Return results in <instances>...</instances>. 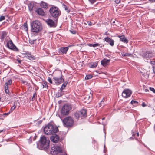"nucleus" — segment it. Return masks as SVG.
<instances>
[{"mask_svg":"<svg viewBox=\"0 0 155 155\" xmlns=\"http://www.w3.org/2000/svg\"><path fill=\"white\" fill-rule=\"evenodd\" d=\"M50 142L48 137L45 136H42L37 143V147L40 150H47L49 148Z\"/></svg>","mask_w":155,"mask_h":155,"instance_id":"nucleus-1","label":"nucleus"},{"mask_svg":"<svg viewBox=\"0 0 155 155\" xmlns=\"http://www.w3.org/2000/svg\"><path fill=\"white\" fill-rule=\"evenodd\" d=\"M58 130V128L51 123H48L44 129V133L47 135H52L57 133Z\"/></svg>","mask_w":155,"mask_h":155,"instance_id":"nucleus-2","label":"nucleus"},{"mask_svg":"<svg viewBox=\"0 0 155 155\" xmlns=\"http://www.w3.org/2000/svg\"><path fill=\"white\" fill-rule=\"evenodd\" d=\"M31 31L32 32L38 33L42 29L41 23L38 20H35L32 22L31 24Z\"/></svg>","mask_w":155,"mask_h":155,"instance_id":"nucleus-3","label":"nucleus"},{"mask_svg":"<svg viewBox=\"0 0 155 155\" xmlns=\"http://www.w3.org/2000/svg\"><path fill=\"white\" fill-rule=\"evenodd\" d=\"M51 153L52 155H66L65 152H63L61 147L59 146H54L51 150Z\"/></svg>","mask_w":155,"mask_h":155,"instance_id":"nucleus-4","label":"nucleus"},{"mask_svg":"<svg viewBox=\"0 0 155 155\" xmlns=\"http://www.w3.org/2000/svg\"><path fill=\"white\" fill-rule=\"evenodd\" d=\"M50 16L53 18H58L61 14V12L57 7L53 6L49 10Z\"/></svg>","mask_w":155,"mask_h":155,"instance_id":"nucleus-5","label":"nucleus"},{"mask_svg":"<svg viewBox=\"0 0 155 155\" xmlns=\"http://www.w3.org/2000/svg\"><path fill=\"white\" fill-rule=\"evenodd\" d=\"M59 117L62 121L64 125L66 127L71 126L74 123V120L71 117H66L63 120L61 117L59 116Z\"/></svg>","mask_w":155,"mask_h":155,"instance_id":"nucleus-6","label":"nucleus"},{"mask_svg":"<svg viewBox=\"0 0 155 155\" xmlns=\"http://www.w3.org/2000/svg\"><path fill=\"white\" fill-rule=\"evenodd\" d=\"M71 107L70 106L68 105H64L62 107L61 111V115L64 116L68 114L69 111L71 110Z\"/></svg>","mask_w":155,"mask_h":155,"instance_id":"nucleus-7","label":"nucleus"},{"mask_svg":"<svg viewBox=\"0 0 155 155\" xmlns=\"http://www.w3.org/2000/svg\"><path fill=\"white\" fill-rule=\"evenodd\" d=\"M143 57L147 59H155V53L152 52H147L143 54Z\"/></svg>","mask_w":155,"mask_h":155,"instance_id":"nucleus-8","label":"nucleus"},{"mask_svg":"<svg viewBox=\"0 0 155 155\" xmlns=\"http://www.w3.org/2000/svg\"><path fill=\"white\" fill-rule=\"evenodd\" d=\"M7 46L10 49H12L16 52L19 51V50L14 45L12 40H10L7 43Z\"/></svg>","mask_w":155,"mask_h":155,"instance_id":"nucleus-9","label":"nucleus"},{"mask_svg":"<svg viewBox=\"0 0 155 155\" xmlns=\"http://www.w3.org/2000/svg\"><path fill=\"white\" fill-rule=\"evenodd\" d=\"M132 94V91L130 90L127 89L124 90L122 94L123 97L125 98L129 97Z\"/></svg>","mask_w":155,"mask_h":155,"instance_id":"nucleus-10","label":"nucleus"},{"mask_svg":"<svg viewBox=\"0 0 155 155\" xmlns=\"http://www.w3.org/2000/svg\"><path fill=\"white\" fill-rule=\"evenodd\" d=\"M35 11L39 15L41 16H44L45 15V12H44L43 9L40 8H36Z\"/></svg>","mask_w":155,"mask_h":155,"instance_id":"nucleus-11","label":"nucleus"},{"mask_svg":"<svg viewBox=\"0 0 155 155\" xmlns=\"http://www.w3.org/2000/svg\"><path fill=\"white\" fill-rule=\"evenodd\" d=\"M51 140L54 143H57L59 140V137L55 133L52 135L50 137Z\"/></svg>","mask_w":155,"mask_h":155,"instance_id":"nucleus-12","label":"nucleus"},{"mask_svg":"<svg viewBox=\"0 0 155 155\" xmlns=\"http://www.w3.org/2000/svg\"><path fill=\"white\" fill-rule=\"evenodd\" d=\"M53 79L54 80V82L57 85H58L64 81V80L62 77L60 78L54 77Z\"/></svg>","mask_w":155,"mask_h":155,"instance_id":"nucleus-13","label":"nucleus"},{"mask_svg":"<svg viewBox=\"0 0 155 155\" xmlns=\"http://www.w3.org/2000/svg\"><path fill=\"white\" fill-rule=\"evenodd\" d=\"M81 118V119L85 118L87 116V111L85 109H82L79 111Z\"/></svg>","mask_w":155,"mask_h":155,"instance_id":"nucleus-14","label":"nucleus"},{"mask_svg":"<svg viewBox=\"0 0 155 155\" xmlns=\"http://www.w3.org/2000/svg\"><path fill=\"white\" fill-rule=\"evenodd\" d=\"M39 5L41 8L45 9H47L48 8V4L43 1L39 3Z\"/></svg>","mask_w":155,"mask_h":155,"instance_id":"nucleus-15","label":"nucleus"},{"mask_svg":"<svg viewBox=\"0 0 155 155\" xmlns=\"http://www.w3.org/2000/svg\"><path fill=\"white\" fill-rule=\"evenodd\" d=\"M68 49V47H64L60 48L59 50V52L61 54H65Z\"/></svg>","mask_w":155,"mask_h":155,"instance_id":"nucleus-16","label":"nucleus"},{"mask_svg":"<svg viewBox=\"0 0 155 155\" xmlns=\"http://www.w3.org/2000/svg\"><path fill=\"white\" fill-rule=\"evenodd\" d=\"M46 22L48 25L51 27H55V23L54 21L49 19L46 20Z\"/></svg>","mask_w":155,"mask_h":155,"instance_id":"nucleus-17","label":"nucleus"},{"mask_svg":"<svg viewBox=\"0 0 155 155\" xmlns=\"http://www.w3.org/2000/svg\"><path fill=\"white\" fill-rule=\"evenodd\" d=\"M104 40L106 42L109 43L110 45L111 46H114V42L113 40L111 39L110 38L107 37L105 38Z\"/></svg>","mask_w":155,"mask_h":155,"instance_id":"nucleus-18","label":"nucleus"},{"mask_svg":"<svg viewBox=\"0 0 155 155\" xmlns=\"http://www.w3.org/2000/svg\"><path fill=\"white\" fill-rule=\"evenodd\" d=\"M28 8L30 12L32 11L36 7V3L31 2L28 5Z\"/></svg>","mask_w":155,"mask_h":155,"instance_id":"nucleus-19","label":"nucleus"},{"mask_svg":"<svg viewBox=\"0 0 155 155\" xmlns=\"http://www.w3.org/2000/svg\"><path fill=\"white\" fill-rule=\"evenodd\" d=\"M118 37L120 38V41H121L122 42L125 43H128V41L124 35L121 36L119 35L118 36Z\"/></svg>","mask_w":155,"mask_h":155,"instance_id":"nucleus-20","label":"nucleus"},{"mask_svg":"<svg viewBox=\"0 0 155 155\" xmlns=\"http://www.w3.org/2000/svg\"><path fill=\"white\" fill-rule=\"evenodd\" d=\"M101 64L104 66H106L110 62L109 60L104 59L101 61Z\"/></svg>","mask_w":155,"mask_h":155,"instance_id":"nucleus-21","label":"nucleus"},{"mask_svg":"<svg viewBox=\"0 0 155 155\" xmlns=\"http://www.w3.org/2000/svg\"><path fill=\"white\" fill-rule=\"evenodd\" d=\"M7 35V33L6 32L3 31L1 34V40L2 41H3L5 37Z\"/></svg>","mask_w":155,"mask_h":155,"instance_id":"nucleus-22","label":"nucleus"},{"mask_svg":"<svg viewBox=\"0 0 155 155\" xmlns=\"http://www.w3.org/2000/svg\"><path fill=\"white\" fill-rule=\"evenodd\" d=\"M74 116L75 118L77 120L81 118L79 111L75 113L74 114Z\"/></svg>","mask_w":155,"mask_h":155,"instance_id":"nucleus-23","label":"nucleus"},{"mask_svg":"<svg viewBox=\"0 0 155 155\" xmlns=\"http://www.w3.org/2000/svg\"><path fill=\"white\" fill-rule=\"evenodd\" d=\"M5 92L6 94H8L9 92L8 87V84L7 83H6L5 84Z\"/></svg>","mask_w":155,"mask_h":155,"instance_id":"nucleus-24","label":"nucleus"},{"mask_svg":"<svg viewBox=\"0 0 155 155\" xmlns=\"http://www.w3.org/2000/svg\"><path fill=\"white\" fill-rule=\"evenodd\" d=\"M67 83L65 82H64L62 85L60 89V91H61V92L62 91H63V89L65 88V87L66 85L67 84Z\"/></svg>","mask_w":155,"mask_h":155,"instance_id":"nucleus-25","label":"nucleus"},{"mask_svg":"<svg viewBox=\"0 0 155 155\" xmlns=\"http://www.w3.org/2000/svg\"><path fill=\"white\" fill-rule=\"evenodd\" d=\"M97 65V63L96 62H94L93 63L90 64L89 67L90 68H94L96 67Z\"/></svg>","mask_w":155,"mask_h":155,"instance_id":"nucleus-26","label":"nucleus"},{"mask_svg":"<svg viewBox=\"0 0 155 155\" xmlns=\"http://www.w3.org/2000/svg\"><path fill=\"white\" fill-rule=\"evenodd\" d=\"M41 85L43 86V88H45L46 89L48 88V86L47 84V83L45 82H42Z\"/></svg>","mask_w":155,"mask_h":155,"instance_id":"nucleus-27","label":"nucleus"},{"mask_svg":"<svg viewBox=\"0 0 155 155\" xmlns=\"http://www.w3.org/2000/svg\"><path fill=\"white\" fill-rule=\"evenodd\" d=\"M23 28L25 31H27L28 30V26L27 23H25L23 25Z\"/></svg>","mask_w":155,"mask_h":155,"instance_id":"nucleus-28","label":"nucleus"},{"mask_svg":"<svg viewBox=\"0 0 155 155\" xmlns=\"http://www.w3.org/2000/svg\"><path fill=\"white\" fill-rule=\"evenodd\" d=\"M122 55L124 56H131V54L130 53H127L123 52L122 53Z\"/></svg>","mask_w":155,"mask_h":155,"instance_id":"nucleus-29","label":"nucleus"},{"mask_svg":"<svg viewBox=\"0 0 155 155\" xmlns=\"http://www.w3.org/2000/svg\"><path fill=\"white\" fill-rule=\"evenodd\" d=\"M62 5L64 6V8L65 10L67 11L68 13L70 11L68 9V7L67 6L64 4H62Z\"/></svg>","mask_w":155,"mask_h":155,"instance_id":"nucleus-30","label":"nucleus"},{"mask_svg":"<svg viewBox=\"0 0 155 155\" xmlns=\"http://www.w3.org/2000/svg\"><path fill=\"white\" fill-rule=\"evenodd\" d=\"M92 77V76L91 75H88L86 76L85 79L86 80H88L91 79Z\"/></svg>","mask_w":155,"mask_h":155,"instance_id":"nucleus-31","label":"nucleus"},{"mask_svg":"<svg viewBox=\"0 0 155 155\" xmlns=\"http://www.w3.org/2000/svg\"><path fill=\"white\" fill-rule=\"evenodd\" d=\"M16 106L15 105V104H14V105H13L11 108L10 109V112H12L13 110L16 108Z\"/></svg>","mask_w":155,"mask_h":155,"instance_id":"nucleus-32","label":"nucleus"},{"mask_svg":"<svg viewBox=\"0 0 155 155\" xmlns=\"http://www.w3.org/2000/svg\"><path fill=\"white\" fill-rule=\"evenodd\" d=\"M104 101H103V99L101 101L100 103H99V107H101V106H103L104 105Z\"/></svg>","mask_w":155,"mask_h":155,"instance_id":"nucleus-33","label":"nucleus"},{"mask_svg":"<svg viewBox=\"0 0 155 155\" xmlns=\"http://www.w3.org/2000/svg\"><path fill=\"white\" fill-rule=\"evenodd\" d=\"M90 3L91 4H93L97 0H88Z\"/></svg>","mask_w":155,"mask_h":155,"instance_id":"nucleus-34","label":"nucleus"},{"mask_svg":"<svg viewBox=\"0 0 155 155\" xmlns=\"http://www.w3.org/2000/svg\"><path fill=\"white\" fill-rule=\"evenodd\" d=\"M147 62H149L151 64H155V61H151V60L150 59V60H149V61H148Z\"/></svg>","mask_w":155,"mask_h":155,"instance_id":"nucleus-35","label":"nucleus"},{"mask_svg":"<svg viewBox=\"0 0 155 155\" xmlns=\"http://www.w3.org/2000/svg\"><path fill=\"white\" fill-rule=\"evenodd\" d=\"M28 58L30 60H33L34 59L33 57H32L31 54H29L28 55Z\"/></svg>","mask_w":155,"mask_h":155,"instance_id":"nucleus-36","label":"nucleus"},{"mask_svg":"<svg viewBox=\"0 0 155 155\" xmlns=\"http://www.w3.org/2000/svg\"><path fill=\"white\" fill-rule=\"evenodd\" d=\"M5 19V17L3 16H1L0 17V22Z\"/></svg>","mask_w":155,"mask_h":155,"instance_id":"nucleus-37","label":"nucleus"},{"mask_svg":"<svg viewBox=\"0 0 155 155\" xmlns=\"http://www.w3.org/2000/svg\"><path fill=\"white\" fill-rule=\"evenodd\" d=\"M149 89L151 91L155 93V89L153 88L150 87Z\"/></svg>","mask_w":155,"mask_h":155,"instance_id":"nucleus-38","label":"nucleus"},{"mask_svg":"<svg viewBox=\"0 0 155 155\" xmlns=\"http://www.w3.org/2000/svg\"><path fill=\"white\" fill-rule=\"evenodd\" d=\"M100 46V44H98V43H96V44H93V47H95L97 46Z\"/></svg>","mask_w":155,"mask_h":155,"instance_id":"nucleus-39","label":"nucleus"},{"mask_svg":"<svg viewBox=\"0 0 155 155\" xmlns=\"http://www.w3.org/2000/svg\"><path fill=\"white\" fill-rule=\"evenodd\" d=\"M48 81L51 84L52 83V81L51 79L50 78H48Z\"/></svg>","mask_w":155,"mask_h":155,"instance_id":"nucleus-40","label":"nucleus"},{"mask_svg":"<svg viewBox=\"0 0 155 155\" xmlns=\"http://www.w3.org/2000/svg\"><path fill=\"white\" fill-rule=\"evenodd\" d=\"M36 96H37V95H36V93H35L34 94L33 96L32 100H34L35 97H36Z\"/></svg>","mask_w":155,"mask_h":155,"instance_id":"nucleus-41","label":"nucleus"},{"mask_svg":"<svg viewBox=\"0 0 155 155\" xmlns=\"http://www.w3.org/2000/svg\"><path fill=\"white\" fill-rule=\"evenodd\" d=\"M70 32H71L72 34H75L76 33V31L75 30H70Z\"/></svg>","mask_w":155,"mask_h":155,"instance_id":"nucleus-42","label":"nucleus"},{"mask_svg":"<svg viewBox=\"0 0 155 155\" xmlns=\"http://www.w3.org/2000/svg\"><path fill=\"white\" fill-rule=\"evenodd\" d=\"M121 0H115V2L116 4H118L120 3Z\"/></svg>","mask_w":155,"mask_h":155,"instance_id":"nucleus-43","label":"nucleus"},{"mask_svg":"<svg viewBox=\"0 0 155 155\" xmlns=\"http://www.w3.org/2000/svg\"><path fill=\"white\" fill-rule=\"evenodd\" d=\"M8 84V85H11L12 83V81L11 79H10L8 80V82H7Z\"/></svg>","mask_w":155,"mask_h":155,"instance_id":"nucleus-44","label":"nucleus"},{"mask_svg":"<svg viewBox=\"0 0 155 155\" xmlns=\"http://www.w3.org/2000/svg\"><path fill=\"white\" fill-rule=\"evenodd\" d=\"M92 94H91V92H90V95H87V98L89 99L91 97H92Z\"/></svg>","mask_w":155,"mask_h":155,"instance_id":"nucleus-45","label":"nucleus"},{"mask_svg":"<svg viewBox=\"0 0 155 155\" xmlns=\"http://www.w3.org/2000/svg\"><path fill=\"white\" fill-rule=\"evenodd\" d=\"M87 23H88V25L89 26H91L92 25V22L90 21H88Z\"/></svg>","mask_w":155,"mask_h":155,"instance_id":"nucleus-46","label":"nucleus"},{"mask_svg":"<svg viewBox=\"0 0 155 155\" xmlns=\"http://www.w3.org/2000/svg\"><path fill=\"white\" fill-rule=\"evenodd\" d=\"M131 104H135L136 103H137L138 102H137L136 101H133V100H132L131 101Z\"/></svg>","mask_w":155,"mask_h":155,"instance_id":"nucleus-47","label":"nucleus"},{"mask_svg":"<svg viewBox=\"0 0 155 155\" xmlns=\"http://www.w3.org/2000/svg\"><path fill=\"white\" fill-rule=\"evenodd\" d=\"M142 105L143 107H144L146 106V104L144 102L142 103Z\"/></svg>","mask_w":155,"mask_h":155,"instance_id":"nucleus-48","label":"nucleus"},{"mask_svg":"<svg viewBox=\"0 0 155 155\" xmlns=\"http://www.w3.org/2000/svg\"><path fill=\"white\" fill-rule=\"evenodd\" d=\"M17 61L18 62V63L20 64L21 62V60L20 59H17Z\"/></svg>","mask_w":155,"mask_h":155,"instance_id":"nucleus-49","label":"nucleus"},{"mask_svg":"<svg viewBox=\"0 0 155 155\" xmlns=\"http://www.w3.org/2000/svg\"><path fill=\"white\" fill-rule=\"evenodd\" d=\"M10 112H9V113H4L3 114V115H8L10 113Z\"/></svg>","mask_w":155,"mask_h":155,"instance_id":"nucleus-50","label":"nucleus"},{"mask_svg":"<svg viewBox=\"0 0 155 155\" xmlns=\"http://www.w3.org/2000/svg\"><path fill=\"white\" fill-rule=\"evenodd\" d=\"M93 44H88V46L90 47H93Z\"/></svg>","mask_w":155,"mask_h":155,"instance_id":"nucleus-51","label":"nucleus"},{"mask_svg":"<svg viewBox=\"0 0 155 155\" xmlns=\"http://www.w3.org/2000/svg\"><path fill=\"white\" fill-rule=\"evenodd\" d=\"M145 90V91L146 92H148L149 91V90L147 89H145L144 90Z\"/></svg>","mask_w":155,"mask_h":155,"instance_id":"nucleus-52","label":"nucleus"},{"mask_svg":"<svg viewBox=\"0 0 155 155\" xmlns=\"http://www.w3.org/2000/svg\"><path fill=\"white\" fill-rule=\"evenodd\" d=\"M151 2H154V0H149Z\"/></svg>","mask_w":155,"mask_h":155,"instance_id":"nucleus-53","label":"nucleus"},{"mask_svg":"<svg viewBox=\"0 0 155 155\" xmlns=\"http://www.w3.org/2000/svg\"><path fill=\"white\" fill-rule=\"evenodd\" d=\"M4 131H4L3 130H0V133L2 132H4Z\"/></svg>","mask_w":155,"mask_h":155,"instance_id":"nucleus-54","label":"nucleus"},{"mask_svg":"<svg viewBox=\"0 0 155 155\" xmlns=\"http://www.w3.org/2000/svg\"><path fill=\"white\" fill-rule=\"evenodd\" d=\"M139 134L138 133H137V136H138V137L139 136Z\"/></svg>","mask_w":155,"mask_h":155,"instance_id":"nucleus-55","label":"nucleus"},{"mask_svg":"<svg viewBox=\"0 0 155 155\" xmlns=\"http://www.w3.org/2000/svg\"><path fill=\"white\" fill-rule=\"evenodd\" d=\"M105 118H103L102 119V120H103Z\"/></svg>","mask_w":155,"mask_h":155,"instance_id":"nucleus-56","label":"nucleus"},{"mask_svg":"<svg viewBox=\"0 0 155 155\" xmlns=\"http://www.w3.org/2000/svg\"><path fill=\"white\" fill-rule=\"evenodd\" d=\"M1 74V71H0V74Z\"/></svg>","mask_w":155,"mask_h":155,"instance_id":"nucleus-57","label":"nucleus"},{"mask_svg":"<svg viewBox=\"0 0 155 155\" xmlns=\"http://www.w3.org/2000/svg\"><path fill=\"white\" fill-rule=\"evenodd\" d=\"M132 138V137H130V138L131 139V138Z\"/></svg>","mask_w":155,"mask_h":155,"instance_id":"nucleus-58","label":"nucleus"}]
</instances>
